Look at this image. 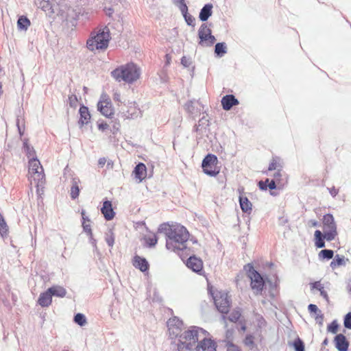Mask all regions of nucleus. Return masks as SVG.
<instances>
[{"instance_id":"46","label":"nucleus","mask_w":351,"mask_h":351,"mask_svg":"<svg viewBox=\"0 0 351 351\" xmlns=\"http://www.w3.org/2000/svg\"><path fill=\"white\" fill-rule=\"evenodd\" d=\"M281 171L282 170H278L274 174V180L277 181V184H280V186H283L284 185V183L282 182L281 180V177H282V173H281Z\"/></svg>"},{"instance_id":"37","label":"nucleus","mask_w":351,"mask_h":351,"mask_svg":"<svg viewBox=\"0 0 351 351\" xmlns=\"http://www.w3.org/2000/svg\"><path fill=\"white\" fill-rule=\"evenodd\" d=\"M173 3L179 8L181 12L188 11V8L185 3V0H173Z\"/></svg>"},{"instance_id":"43","label":"nucleus","mask_w":351,"mask_h":351,"mask_svg":"<svg viewBox=\"0 0 351 351\" xmlns=\"http://www.w3.org/2000/svg\"><path fill=\"white\" fill-rule=\"evenodd\" d=\"M293 347H294L295 351H304V343L300 339H297L293 342Z\"/></svg>"},{"instance_id":"15","label":"nucleus","mask_w":351,"mask_h":351,"mask_svg":"<svg viewBox=\"0 0 351 351\" xmlns=\"http://www.w3.org/2000/svg\"><path fill=\"white\" fill-rule=\"evenodd\" d=\"M101 212L103 214L104 218L108 221L112 219L115 215V213L112 209L111 202L108 200L104 202L103 206L101 208Z\"/></svg>"},{"instance_id":"39","label":"nucleus","mask_w":351,"mask_h":351,"mask_svg":"<svg viewBox=\"0 0 351 351\" xmlns=\"http://www.w3.org/2000/svg\"><path fill=\"white\" fill-rule=\"evenodd\" d=\"M145 241L147 245L149 246H154L158 241L157 237L156 234H152L145 237Z\"/></svg>"},{"instance_id":"19","label":"nucleus","mask_w":351,"mask_h":351,"mask_svg":"<svg viewBox=\"0 0 351 351\" xmlns=\"http://www.w3.org/2000/svg\"><path fill=\"white\" fill-rule=\"evenodd\" d=\"M133 173L135 176V178L138 180V182H141L147 176L146 166L143 163L138 164L136 166Z\"/></svg>"},{"instance_id":"7","label":"nucleus","mask_w":351,"mask_h":351,"mask_svg":"<svg viewBox=\"0 0 351 351\" xmlns=\"http://www.w3.org/2000/svg\"><path fill=\"white\" fill-rule=\"evenodd\" d=\"M217 158L213 154L207 155L202 161L203 171L208 176H216L219 173L217 167Z\"/></svg>"},{"instance_id":"5","label":"nucleus","mask_w":351,"mask_h":351,"mask_svg":"<svg viewBox=\"0 0 351 351\" xmlns=\"http://www.w3.org/2000/svg\"><path fill=\"white\" fill-rule=\"evenodd\" d=\"M27 180L31 186H42L45 182L44 169L38 159L28 161Z\"/></svg>"},{"instance_id":"26","label":"nucleus","mask_w":351,"mask_h":351,"mask_svg":"<svg viewBox=\"0 0 351 351\" xmlns=\"http://www.w3.org/2000/svg\"><path fill=\"white\" fill-rule=\"evenodd\" d=\"M49 289L53 296L64 298L66 294V289L63 287L59 285H55Z\"/></svg>"},{"instance_id":"59","label":"nucleus","mask_w":351,"mask_h":351,"mask_svg":"<svg viewBox=\"0 0 351 351\" xmlns=\"http://www.w3.org/2000/svg\"><path fill=\"white\" fill-rule=\"evenodd\" d=\"M89 241H90V243H91V245H93V247H94V249L95 250H97V244H96V240L93 238V234H91V236H89Z\"/></svg>"},{"instance_id":"41","label":"nucleus","mask_w":351,"mask_h":351,"mask_svg":"<svg viewBox=\"0 0 351 351\" xmlns=\"http://www.w3.org/2000/svg\"><path fill=\"white\" fill-rule=\"evenodd\" d=\"M106 241L110 247H112L114 243V236L113 233L110 231L106 234Z\"/></svg>"},{"instance_id":"47","label":"nucleus","mask_w":351,"mask_h":351,"mask_svg":"<svg viewBox=\"0 0 351 351\" xmlns=\"http://www.w3.org/2000/svg\"><path fill=\"white\" fill-rule=\"evenodd\" d=\"M308 309L310 313H313L315 314V315L321 314V311L319 310V308H317V306L315 304H309L308 306Z\"/></svg>"},{"instance_id":"35","label":"nucleus","mask_w":351,"mask_h":351,"mask_svg":"<svg viewBox=\"0 0 351 351\" xmlns=\"http://www.w3.org/2000/svg\"><path fill=\"white\" fill-rule=\"evenodd\" d=\"M334 252L331 250H322L319 252L318 256L319 259H331L333 257Z\"/></svg>"},{"instance_id":"56","label":"nucleus","mask_w":351,"mask_h":351,"mask_svg":"<svg viewBox=\"0 0 351 351\" xmlns=\"http://www.w3.org/2000/svg\"><path fill=\"white\" fill-rule=\"evenodd\" d=\"M109 127L108 124L105 122L98 123V129L101 131H104Z\"/></svg>"},{"instance_id":"30","label":"nucleus","mask_w":351,"mask_h":351,"mask_svg":"<svg viewBox=\"0 0 351 351\" xmlns=\"http://www.w3.org/2000/svg\"><path fill=\"white\" fill-rule=\"evenodd\" d=\"M133 106H135V104H133ZM123 113V116L126 119H136L139 115V110L137 109L135 106L133 108L131 107L130 110H128L127 111H125L124 109H121Z\"/></svg>"},{"instance_id":"62","label":"nucleus","mask_w":351,"mask_h":351,"mask_svg":"<svg viewBox=\"0 0 351 351\" xmlns=\"http://www.w3.org/2000/svg\"><path fill=\"white\" fill-rule=\"evenodd\" d=\"M106 162V159L105 158H100L98 160V165L102 167L105 165Z\"/></svg>"},{"instance_id":"38","label":"nucleus","mask_w":351,"mask_h":351,"mask_svg":"<svg viewBox=\"0 0 351 351\" xmlns=\"http://www.w3.org/2000/svg\"><path fill=\"white\" fill-rule=\"evenodd\" d=\"M8 232V226L4 221V219L2 218L1 215H0V234L3 237L7 234Z\"/></svg>"},{"instance_id":"21","label":"nucleus","mask_w":351,"mask_h":351,"mask_svg":"<svg viewBox=\"0 0 351 351\" xmlns=\"http://www.w3.org/2000/svg\"><path fill=\"white\" fill-rule=\"evenodd\" d=\"M80 119L79 124L82 126L87 124L90 119V114L89 113L88 108L86 106H82L80 108Z\"/></svg>"},{"instance_id":"53","label":"nucleus","mask_w":351,"mask_h":351,"mask_svg":"<svg viewBox=\"0 0 351 351\" xmlns=\"http://www.w3.org/2000/svg\"><path fill=\"white\" fill-rule=\"evenodd\" d=\"M191 60L189 58H187L186 57L184 56L181 59V64L184 66V67H188L190 66L191 64Z\"/></svg>"},{"instance_id":"49","label":"nucleus","mask_w":351,"mask_h":351,"mask_svg":"<svg viewBox=\"0 0 351 351\" xmlns=\"http://www.w3.org/2000/svg\"><path fill=\"white\" fill-rule=\"evenodd\" d=\"M82 226H83V228H84V230L89 235V236H91V234H93L92 233V230H91V227H90V222L87 223L86 221H83L82 223Z\"/></svg>"},{"instance_id":"10","label":"nucleus","mask_w":351,"mask_h":351,"mask_svg":"<svg viewBox=\"0 0 351 351\" xmlns=\"http://www.w3.org/2000/svg\"><path fill=\"white\" fill-rule=\"evenodd\" d=\"M198 36L200 39L199 44L202 45L210 46L216 40L215 37L211 34V29L205 23L200 26Z\"/></svg>"},{"instance_id":"24","label":"nucleus","mask_w":351,"mask_h":351,"mask_svg":"<svg viewBox=\"0 0 351 351\" xmlns=\"http://www.w3.org/2000/svg\"><path fill=\"white\" fill-rule=\"evenodd\" d=\"M23 149L29 160L38 159L34 147L28 143L27 140L23 142Z\"/></svg>"},{"instance_id":"1","label":"nucleus","mask_w":351,"mask_h":351,"mask_svg":"<svg viewBox=\"0 0 351 351\" xmlns=\"http://www.w3.org/2000/svg\"><path fill=\"white\" fill-rule=\"evenodd\" d=\"M158 232L166 236V247L167 250L177 252L186 247L189 234L183 226L162 223L159 226Z\"/></svg>"},{"instance_id":"34","label":"nucleus","mask_w":351,"mask_h":351,"mask_svg":"<svg viewBox=\"0 0 351 351\" xmlns=\"http://www.w3.org/2000/svg\"><path fill=\"white\" fill-rule=\"evenodd\" d=\"M337 235V228L334 229H324V238L327 241H332Z\"/></svg>"},{"instance_id":"23","label":"nucleus","mask_w":351,"mask_h":351,"mask_svg":"<svg viewBox=\"0 0 351 351\" xmlns=\"http://www.w3.org/2000/svg\"><path fill=\"white\" fill-rule=\"evenodd\" d=\"M212 4H206L201 10L199 13V19L202 21H206L212 14Z\"/></svg>"},{"instance_id":"51","label":"nucleus","mask_w":351,"mask_h":351,"mask_svg":"<svg viewBox=\"0 0 351 351\" xmlns=\"http://www.w3.org/2000/svg\"><path fill=\"white\" fill-rule=\"evenodd\" d=\"M77 97L75 95H71L69 97V105L71 106V107H75L76 106V104H77Z\"/></svg>"},{"instance_id":"45","label":"nucleus","mask_w":351,"mask_h":351,"mask_svg":"<svg viewBox=\"0 0 351 351\" xmlns=\"http://www.w3.org/2000/svg\"><path fill=\"white\" fill-rule=\"evenodd\" d=\"M240 316H241V313L239 311H238V310L234 311L233 312L231 313L229 319L231 322H236L239 319Z\"/></svg>"},{"instance_id":"54","label":"nucleus","mask_w":351,"mask_h":351,"mask_svg":"<svg viewBox=\"0 0 351 351\" xmlns=\"http://www.w3.org/2000/svg\"><path fill=\"white\" fill-rule=\"evenodd\" d=\"M269 182V179H267L266 181L263 182V181H260L258 182V186H259V188L261 189V190H266L268 186H267V183Z\"/></svg>"},{"instance_id":"28","label":"nucleus","mask_w":351,"mask_h":351,"mask_svg":"<svg viewBox=\"0 0 351 351\" xmlns=\"http://www.w3.org/2000/svg\"><path fill=\"white\" fill-rule=\"evenodd\" d=\"M311 290L317 289L320 292V295L326 300H328V295L327 292L324 290V285L319 282L317 281L313 283H311Z\"/></svg>"},{"instance_id":"36","label":"nucleus","mask_w":351,"mask_h":351,"mask_svg":"<svg viewBox=\"0 0 351 351\" xmlns=\"http://www.w3.org/2000/svg\"><path fill=\"white\" fill-rule=\"evenodd\" d=\"M74 321L80 326H84L87 324L86 317L82 313L76 314L74 317Z\"/></svg>"},{"instance_id":"17","label":"nucleus","mask_w":351,"mask_h":351,"mask_svg":"<svg viewBox=\"0 0 351 351\" xmlns=\"http://www.w3.org/2000/svg\"><path fill=\"white\" fill-rule=\"evenodd\" d=\"M239 104V101L232 95H228L222 97L221 105L225 110H230L233 106Z\"/></svg>"},{"instance_id":"61","label":"nucleus","mask_w":351,"mask_h":351,"mask_svg":"<svg viewBox=\"0 0 351 351\" xmlns=\"http://www.w3.org/2000/svg\"><path fill=\"white\" fill-rule=\"evenodd\" d=\"M113 99L114 101H121V94L115 92L113 95Z\"/></svg>"},{"instance_id":"11","label":"nucleus","mask_w":351,"mask_h":351,"mask_svg":"<svg viewBox=\"0 0 351 351\" xmlns=\"http://www.w3.org/2000/svg\"><path fill=\"white\" fill-rule=\"evenodd\" d=\"M167 327L171 338H179V336L182 334L183 323L178 317H173L168 320Z\"/></svg>"},{"instance_id":"27","label":"nucleus","mask_w":351,"mask_h":351,"mask_svg":"<svg viewBox=\"0 0 351 351\" xmlns=\"http://www.w3.org/2000/svg\"><path fill=\"white\" fill-rule=\"evenodd\" d=\"M324 229L337 228L334 217L332 215L327 214L324 216L323 220Z\"/></svg>"},{"instance_id":"44","label":"nucleus","mask_w":351,"mask_h":351,"mask_svg":"<svg viewBox=\"0 0 351 351\" xmlns=\"http://www.w3.org/2000/svg\"><path fill=\"white\" fill-rule=\"evenodd\" d=\"M338 326L337 321L335 320L328 326V331L335 334L337 332Z\"/></svg>"},{"instance_id":"2","label":"nucleus","mask_w":351,"mask_h":351,"mask_svg":"<svg viewBox=\"0 0 351 351\" xmlns=\"http://www.w3.org/2000/svg\"><path fill=\"white\" fill-rule=\"evenodd\" d=\"M206 335V330L197 326H191L183 332L178 339V351H195L197 342Z\"/></svg>"},{"instance_id":"40","label":"nucleus","mask_w":351,"mask_h":351,"mask_svg":"<svg viewBox=\"0 0 351 351\" xmlns=\"http://www.w3.org/2000/svg\"><path fill=\"white\" fill-rule=\"evenodd\" d=\"M182 14L185 19L186 23L189 25L194 27L195 26V24H194L195 19L191 15L189 14L187 12H182Z\"/></svg>"},{"instance_id":"4","label":"nucleus","mask_w":351,"mask_h":351,"mask_svg":"<svg viewBox=\"0 0 351 351\" xmlns=\"http://www.w3.org/2000/svg\"><path fill=\"white\" fill-rule=\"evenodd\" d=\"M110 40V30L107 27L93 32L86 41V47L91 51L107 49Z\"/></svg>"},{"instance_id":"3","label":"nucleus","mask_w":351,"mask_h":351,"mask_svg":"<svg viewBox=\"0 0 351 351\" xmlns=\"http://www.w3.org/2000/svg\"><path fill=\"white\" fill-rule=\"evenodd\" d=\"M141 68L133 62L121 65L111 72L112 77L117 82L132 83L141 75Z\"/></svg>"},{"instance_id":"57","label":"nucleus","mask_w":351,"mask_h":351,"mask_svg":"<svg viewBox=\"0 0 351 351\" xmlns=\"http://www.w3.org/2000/svg\"><path fill=\"white\" fill-rule=\"evenodd\" d=\"M227 351H241V350L239 348L238 346L232 343H229L228 346Z\"/></svg>"},{"instance_id":"8","label":"nucleus","mask_w":351,"mask_h":351,"mask_svg":"<svg viewBox=\"0 0 351 351\" xmlns=\"http://www.w3.org/2000/svg\"><path fill=\"white\" fill-rule=\"evenodd\" d=\"M97 110L105 117H110L114 114V108L110 97L103 93L97 103Z\"/></svg>"},{"instance_id":"33","label":"nucleus","mask_w":351,"mask_h":351,"mask_svg":"<svg viewBox=\"0 0 351 351\" xmlns=\"http://www.w3.org/2000/svg\"><path fill=\"white\" fill-rule=\"evenodd\" d=\"M29 25L30 22L29 19L25 16H21L18 19L17 26L19 29L26 30Z\"/></svg>"},{"instance_id":"52","label":"nucleus","mask_w":351,"mask_h":351,"mask_svg":"<svg viewBox=\"0 0 351 351\" xmlns=\"http://www.w3.org/2000/svg\"><path fill=\"white\" fill-rule=\"evenodd\" d=\"M267 186L269 189H274L276 187H280L281 186L280 184H277V181L272 180L271 181H269V182L267 183Z\"/></svg>"},{"instance_id":"60","label":"nucleus","mask_w":351,"mask_h":351,"mask_svg":"<svg viewBox=\"0 0 351 351\" xmlns=\"http://www.w3.org/2000/svg\"><path fill=\"white\" fill-rule=\"evenodd\" d=\"M329 190V193L332 196V197H335L337 193H338V190L336 189L335 187H332V188H330V189H328Z\"/></svg>"},{"instance_id":"55","label":"nucleus","mask_w":351,"mask_h":351,"mask_svg":"<svg viewBox=\"0 0 351 351\" xmlns=\"http://www.w3.org/2000/svg\"><path fill=\"white\" fill-rule=\"evenodd\" d=\"M193 103L192 101H189L185 104V109L190 113H193Z\"/></svg>"},{"instance_id":"50","label":"nucleus","mask_w":351,"mask_h":351,"mask_svg":"<svg viewBox=\"0 0 351 351\" xmlns=\"http://www.w3.org/2000/svg\"><path fill=\"white\" fill-rule=\"evenodd\" d=\"M244 343L245 346H248L250 348H252L254 345L252 336H247L244 341Z\"/></svg>"},{"instance_id":"20","label":"nucleus","mask_w":351,"mask_h":351,"mask_svg":"<svg viewBox=\"0 0 351 351\" xmlns=\"http://www.w3.org/2000/svg\"><path fill=\"white\" fill-rule=\"evenodd\" d=\"M133 265L143 272L146 271L149 268V264L147 260L139 256H134L133 259Z\"/></svg>"},{"instance_id":"63","label":"nucleus","mask_w":351,"mask_h":351,"mask_svg":"<svg viewBox=\"0 0 351 351\" xmlns=\"http://www.w3.org/2000/svg\"><path fill=\"white\" fill-rule=\"evenodd\" d=\"M81 214H82L83 221H86L87 223L90 222V219H88V217L86 216L84 210H82Z\"/></svg>"},{"instance_id":"29","label":"nucleus","mask_w":351,"mask_h":351,"mask_svg":"<svg viewBox=\"0 0 351 351\" xmlns=\"http://www.w3.org/2000/svg\"><path fill=\"white\" fill-rule=\"evenodd\" d=\"M239 204L241 210L244 213H248L252 210V204L246 197H239Z\"/></svg>"},{"instance_id":"25","label":"nucleus","mask_w":351,"mask_h":351,"mask_svg":"<svg viewBox=\"0 0 351 351\" xmlns=\"http://www.w3.org/2000/svg\"><path fill=\"white\" fill-rule=\"evenodd\" d=\"M283 167L282 160L278 157H273L269 165L268 170L274 171V170H282Z\"/></svg>"},{"instance_id":"48","label":"nucleus","mask_w":351,"mask_h":351,"mask_svg":"<svg viewBox=\"0 0 351 351\" xmlns=\"http://www.w3.org/2000/svg\"><path fill=\"white\" fill-rule=\"evenodd\" d=\"M343 324L346 328L351 329V312L345 316Z\"/></svg>"},{"instance_id":"64","label":"nucleus","mask_w":351,"mask_h":351,"mask_svg":"<svg viewBox=\"0 0 351 351\" xmlns=\"http://www.w3.org/2000/svg\"><path fill=\"white\" fill-rule=\"evenodd\" d=\"M309 226L315 227L317 226V221L315 220H310L308 223Z\"/></svg>"},{"instance_id":"12","label":"nucleus","mask_w":351,"mask_h":351,"mask_svg":"<svg viewBox=\"0 0 351 351\" xmlns=\"http://www.w3.org/2000/svg\"><path fill=\"white\" fill-rule=\"evenodd\" d=\"M209 333L206 330V335L201 337L195 351H217L216 343L209 337Z\"/></svg>"},{"instance_id":"16","label":"nucleus","mask_w":351,"mask_h":351,"mask_svg":"<svg viewBox=\"0 0 351 351\" xmlns=\"http://www.w3.org/2000/svg\"><path fill=\"white\" fill-rule=\"evenodd\" d=\"M335 343L338 351H348L349 342L343 335H337L335 337Z\"/></svg>"},{"instance_id":"18","label":"nucleus","mask_w":351,"mask_h":351,"mask_svg":"<svg viewBox=\"0 0 351 351\" xmlns=\"http://www.w3.org/2000/svg\"><path fill=\"white\" fill-rule=\"evenodd\" d=\"M52 296L53 295L49 289H48L46 291L40 293L38 300V303L42 307H47L51 305L52 302Z\"/></svg>"},{"instance_id":"42","label":"nucleus","mask_w":351,"mask_h":351,"mask_svg":"<svg viewBox=\"0 0 351 351\" xmlns=\"http://www.w3.org/2000/svg\"><path fill=\"white\" fill-rule=\"evenodd\" d=\"M80 193L79 187L76 182H75L71 189V197L72 199H75L78 195Z\"/></svg>"},{"instance_id":"32","label":"nucleus","mask_w":351,"mask_h":351,"mask_svg":"<svg viewBox=\"0 0 351 351\" xmlns=\"http://www.w3.org/2000/svg\"><path fill=\"white\" fill-rule=\"evenodd\" d=\"M227 52V47L224 43H219L215 45V53L217 56L222 57Z\"/></svg>"},{"instance_id":"31","label":"nucleus","mask_w":351,"mask_h":351,"mask_svg":"<svg viewBox=\"0 0 351 351\" xmlns=\"http://www.w3.org/2000/svg\"><path fill=\"white\" fill-rule=\"evenodd\" d=\"M324 239V235L320 230H316L315 232V244L317 247L322 248L325 246Z\"/></svg>"},{"instance_id":"6","label":"nucleus","mask_w":351,"mask_h":351,"mask_svg":"<svg viewBox=\"0 0 351 351\" xmlns=\"http://www.w3.org/2000/svg\"><path fill=\"white\" fill-rule=\"evenodd\" d=\"M245 269L247 270V276L251 280V287L252 290L256 293H260L264 286V281L262 276L254 270V267L247 265Z\"/></svg>"},{"instance_id":"58","label":"nucleus","mask_w":351,"mask_h":351,"mask_svg":"<svg viewBox=\"0 0 351 351\" xmlns=\"http://www.w3.org/2000/svg\"><path fill=\"white\" fill-rule=\"evenodd\" d=\"M314 317L317 323H318L320 326L323 324L324 317L322 313L320 315H315Z\"/></svg>"},{"instance_id":"9","label":"nucleus","mask_w":351,"mask_h":351,"mask_svg":"<svg viewBox=\"0 0 351 351\" xmlns=\"http://www.w3.org/2000/svg\"><path fill=\"white\" fill-rule=\"evenodd\" d=\"M213 299L219 311L221 313H227L230 306L228 293L223 291H218L213 294Z\"/></svg>"},{"instance_id":"14","label":"nucleus","mask_w":351,"mask_h":351,"mask_svg":"<svg viewBox=\"0 0 351 351\" xmlns=\"http://www.w3.org/2000/svg\"><path fill=\"white\" fill-rule=\"evenodd\" d=\"M36 5L47 14L54 13L53 0H34Z\"/></svg>"},{"instance_id":"22","label":"nucleus","mask_w":351,"mask_h":351,"mask_svg":"<svg viewBox=\"0 0 351 351\" xmlns=\"http://www.w3.org/2000/svg\"><path fill=\"white\" fill-rule=\"evenodd\" d=\"M348 261V259L346 258L344 256L336 255L330 263V267L332 269L339 267L341 266H345Z\"/></svg>"},{"instance_id":"13","label":"nucleus","mask_w":351,"mask_h":351,"mask_svg":"<svg viewBox=\"0 0 351 351\" xmlns=\"http://www.w3.org/2000/svg\"><path fill=\"white\" fill-rule=\"evenodd\" d=\"M186 265L193 271L199 274L203 269L202 261L196 256H191L187 261Z\"/></svg>"}]
</instances>
